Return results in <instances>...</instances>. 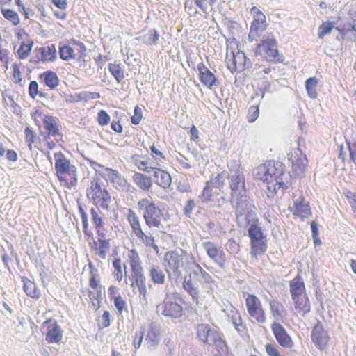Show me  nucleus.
Returning <instances> with one entry per match:
<instances>
[{
    "label": "nucleus",
    "mask_w": 356,
    "mask_h": 356,
    "mask_svg": "<svg viewBox=\"0 0 356 356\" xmlns=\"http://www.w3.org/2000/svg\"><path fill=\"white\" fill-rule=\"evenodd\" d=\"M253 174L256 179L266 182L268 197H273L279 191L282 193L288 188V182L284 181L287 175L280 162L268 161L256 168Z\"/></svg>",
    "instance_id": "nucleus-2"
},
{
    "label": "nucleus",
    "mask_w": 356,
    "mask_h": 356,
    "mask_svg": "<svg viewBox=\"0 0 356 356\" xmlns=\"http://www.w3.org/2000/svg\"><path fill=\"white\" fill-rule=\"evenodd\" d=\"M132 179L135 184L143 191H148L152 186V181L151 178L140 172H136Z\"/></svg>",
    "instance_id": "nucleus-31"
},
{
    "label": "nucleus",
    "mask_w": 356,
    "mask_h": 356,
    "mask_svg": "<svg viewBox=\"0 0 356 356\" xmlns=\"http://www.w3.org/2000/svg\"><path fill=\"white\" fill-rule=\"evenodd\" d=\"M181 298L176 293H166L163 302L157 306L158 312L165 316L177 318L182 316L183 307Z\"/></svg>",
    "instance_id": "nucleus-7"
},
{
    "label": "nucleus",
    "mask_w": 356,
    "mask_h": 356,
    "mask_svg": "<svg viewBox=\"0 0 356 356\" xmlns=\"http://www.w3.org/2000/svg\"><path fill=\"white\" fill-rule=\"evenodd\" d=\"M252 242L251 254L254 256L261 254L266 251V244L264 238L253 240Z\"/></svg>",
    "instance_id": "nucleus-44"
},
{
    "label": "nucleus",
    "mask_w": 356,
    "mask_h": 356,
    "mask_svg": "<svg viewBox=\"0 0 356 356\" xmlns=\"http://www.w3.org/2000/svg\"><path fill=\"white\" fill-rule=\"evenodd\" d=\"M93 200L96 204H99L103 209H108L111 202V195L107 191H104L99 195L92 196Z\"/></svg>",
    "instance_id": "nucleus-40"
},
{
    "label": "nucleus",
    "mask_w": 356,
    "mask_h": 356,
    "mask_svg": "<svg viewBox=\"0 0 356 356\" xmlns=\"http://www.w3.org/2000/svg\"><path fill=\"white\" fill-rule=\"evenodd\" d=\"M91 218L92 223L96 227H104L105 222L102 217V213L97 208H91L90 209Z\"/></svg>",
    "instance_id": "nucleus-46"
},
{
    "label": "nucleus",
    "mask_w": 356,
    "mask_h": 356,
    "mask_svg": "<svg viewBox=\"0 0 356 356\" xmlns=\"http://www.w3.org/2000/svg\"><path fill=\"white\" fill-rule=\"evenodd\" d=\"M131 161L139 170L147 172V167L145 162V156L135 154L131 156Z\"/></svg>",
    "instance_id": "nucleus-47"
},
{
    "label": "nucleus",
    "mask_w": 356,
    "mask_h": 356,
    "mask_svg": "<svg viewBox=\"0 0 356 356\" xmlns=\"http://www.w3.org/2000/svg\"><path fill=\"white\" fill-rule=\"evenodd\" d=\"M337 29L344 34L350 31H356V11L350 10L347 16L339 18Z\"/></svg>",
    "instance_id": "nucleus-19"
},
{
    "label": "nucleus",
    "mask_w": 356,
    "mask_h": 356,
    "mask_svg": "<svg viewBox=\"0 0 356 356\" xmlns=\"http://www.w3.org/2000/svg\"><path fill=\"white\" fill-rule=\"evenodd\" d=\"M95 249L97 251V254L102 259H104L107 252L110 249V241L105 238H98L96 241H94Z\"/></svg>",
    "instance_id": "nucleus-34"
},
{
    "label": "nucleus",
    "mask_w": 356,
    "mask_h": 356,
    "mask_svg": "<svg viewBox=\"0 0 356 356\" xmlns=\"http://www.w3.org/2000/svg\"><path fill=\"white\" fill-rule=\"evenodd\" d=\"M25 140L28 143V147L29 150H32V145L35 140L36 136L33 131L29 127H27L24 129Z\"/></svg>",
    "instance_id": "nucleus-54"
},
{
    "label": "nucleus",
    "mask_w": 356,
    "mask_h": 356,
    "mask_svg": "<svg viewBox=\"0 0 356 356\" xmlns=\"http://www.w3.org/2000/svg\"><path fill=\"white\" fill-rule=\"evenodd\" d=\"M78 207H79V211L81 220H82L84 234L86 236H90L92 234V232L88 229L89 223H88V215H87L86 212L85 211V210L83 209V207L80 204H79Z\"/></svg>",
    "instance_id": "nucleus-49"
},
{
    "label": "nucleus",
    "mask_w": 356,
    "mask_h": 356,
    "mask_svg": "<svg viewBox=\"0 0 356 356\" xmlns=\"http://www.w3.org/2000/svg\"><path fill=\"white\" fill-rule=\"evenodd\" d=\"M208 255L213 259V261L218 264L220 266H222V251L218 249L213 243H208L206 246Z\"/></svg>",
    "instance_id": "nucleus-36"
},
{
    "label": "nucleus",
    "mask_w": 356,
    "mask_h": 356,
    "mask_svg": "<svg viewBox=\"0 0 356 356\" xmlns=\"http://www.w3.org/2000/svg\"><path fill=\"white\" fill-rule=\"evenodd\" d=\"M222 177L221 174H218L207 181L200 198L202 202H211L220 206V202L222 200Z\"/></svg>",
    "instance_id": "nucleus-6"
},
{
    "label": "nucleus",
    "mask_w": 356,
    "mask_h": 356,
    "mask_svg": "<svg viewBox=\"0 0 356 356\" xmlns=\"http://www.w3.org/2000/svg\"><path fill=\"white\" fill-rule=\"evenodd\" d=\"M182 287L192 297L193 300L198 304L200 291L197 283L196 282H193L191 276L188 278L185 277L182 282Z\"/></svg>",
    "instance_id": "nucleus-25"
},
{
    "label": "nucleus",
    "mask_w": 356,
    "mask_h": 356,
    "mask_svg": "<svg viewBox=\"0 0 356 356\" xmlns=\"http://www.w3.org/2000/svg\"><path fill=\"white\" fill-rule=\"evenodd\" d=\"M105 175L107 179L112 183L113 186L119 191H129L131 187L125 177L122 175L117 170L106 168H105Z\"/></svg>",
    "instance_id": "nucleus-17"
},
{
    "label": "nucleus",
    "mask_w": 356,
    "mask_h": 356,
    "mask_svg": "<svg viewBox=\"0 0 356 356\" xmlns=\"http://www.w3.org/2000/svg\"><path fill=\"white\" fill-rule=\"evenodd\" d=\"M145 329L144 327H140V332H136L135 333V338L133 341V346L135 349H138L142 343L144 334H145Z\"/></svg>",
    "instance_id": "nucleus-57"
},
{
    "label": "nucleus",
    "mask_w": 356,
    "mask_h": 356,
    "mask_svg": "<svg viewBox=\"0 0 356 356\" xmlns=\"http://www.w3.org/2000/svg\"><path fill=\"white\" fill-rule=\"evenodd\" d=\"M269 60L275 59L278 56L277 44L273 38H266L259 45Z\"/></svg>",
    "instance_id": "nucleus-22"
},
{
    "label": "nucleus",
    "mask_w": 356,
    "mask_h": 356,
    "mask_svg": "<svg viewBox=\"0 0 356 356\" xmlns=\"http://www.w3.org/2000/svg\"><path fill=\"white\" fill-rule=\"evenodd\" d=\"M142 109L138 106H135L134 110V115L131 118V123L134 125L138 124L142 119Z\"/></svg>",
    "instance_id": "nucleus-59"
},
{
    "label": "nucleus",
    "mask_w": 356,
    "mask_h": 356,
    "mask_svg": "<svg viewBox=\"0 0 356 356\" xmlns=\"http://www.w3.org/2000/svg\"><path fill=\"white\" fill-rule=\"evenodd\" d=\"M136 236L137 238L146 247H151L156 252H159V246L155 243L154 238L152 236L151 232H144L141 230L136 233Z\"/></svg>",
    "instance_id": "nucleus-30"
},
{
    "label": "nucleus",
    "mask_w": 356,
    "mask_h": 356,
    "mask_svg": "<svg viewBox=\"0 0 356 356\" xmlns=\"http://www.w3.org/2000/svg\"><path fill=\"white\" fill-rule=\"evenodd\" d=\"M289 161L291 162L293 171L298 176H301L306 168L307 159L306 155L300 149L292 150L289 154Z\"/></svg>",
    "instance_id": "nucleus-14"
},
{
    "label": "nucleus",
    "mask_w": 356,
    "mask_h": 356,
    "mask_svg": "<svg viewBox=\"0 0 356 356\" xmlns=\"http://www.w3.org/2000/svg\"><path fill=\"white\" fill-rule=\"evenodd\" d=\"M113 266L115 269L114 276L118 281H121L123 277L121 260L120 259H115L113 261Z\"/></svg>",
    "instance_id": "nucleus-56"
},
{
    "label": "nucleus",
    "mask_w": 356,
    "mask_h": 356,
    "mask_svg": "<svg viewBox=\"0 0 356 356\" xmlns=\"http://www.w3.org/2000/svg\"><path fill=\"white\" fill-rule=\"evenodd\" d=\"M334 26L330 22H323L318 28V38H323L325 35L329 34L332 30Z\"/></svg>",
    "instance_id": "nucleus-53"
},
{
    "label": "nucleus",
    "mask_w": 356,
    "mask_h": 356,
    "mask_svg": "<svg viewBox=\"0 0 356 356\" xmlns=\"http://www.w3.org/2000/svg\"><path fill=\"white\" fill-rule=\"evenodd\" d=\"M98 122L100 125L104 126L109 123L110 122V116L104 110H100L98 113Z\"/></svg>",
    "instance_id": "nucleus-60"
},
{
    "label": "nucleus",
    "mask_w": 356,
    "mask_h": 356,
    "mask_svg": "<svg viewBox=\"0 0 356 356\" xmlns=\"http://www.w3.org/2000/svg\"><path fill=\"white\" fill-rule=\"evenodd\" d=\"M1 13L3 16L10 21L13 25L16 26L19 23L18 14L15 11L10 9H2Z\"/></svg>",
    "instance_id": "nucleus-50"
},
{
    "label": "nucleus",
    "mask_w": 356,
    "mask_h": 356,
    "mask_svg": "<svg viewBox=\"0 0 356 356\" xmlns=\"http://www.w3.org/2000/svg\"><path fill=\"white\" fill-rule=\"evenodd\" d=\"M293 214L301 218H305L310 216L311 210L309 203L302 197H299L294 201Z\"/></svg>",
    "instance_id": "nucleus-23"
},
{
    "label": "nucleus",
    "mask_w": 356,
    "mask_h": 356,
    "mask_svg": "<svg viewBox=\"0 0 356 356\" xmlns=\"http://www.w3.org/2000/svg\"><path fill=\"white\" fill-rule=\"evenodd\" d=\"M228 322L230 323L234 328L241 332L243 331V323L239 313L235 309H231L230 312L227 314Z\"/></svg>",
    "instance_id": "nucleus-38"
},
{
    "label": "nucleus",
    "mask_w": 356,
    "mask_h": 356,
    "mask_svg": "<svg viewBox=\"0 0 356 356\" xmlns=\"http://www.w3.org/2000/svg\"><path fill=\"white\" fill-rule=\"evenodd\" d=\"M159 34L156 29L149 30L147 34L140 37V40L146 45H156L159 39Z\"/></svg>",
    "instance_id": "nucleus-39"
},
{
    "label": "nucleus",
    "mask_w": 356,
    "mask_h": 356,
    "mask_svg": "<svg viewBox=\"0 0 356 356\" xmlns=\"http://www.w3.org/2000/svg\"><path fill=\"white\" fill-rule=\"evenodd\" d=\"M197 335L202 341L216 348L218 353L214 356H222L220 350L222 349V339L215 330L207 324H200L197 326Z\"/></svg>",
    "instance_id": "nucleus-9"
},
{
    "label": "nucleus",
    "mask_w": 356,
    "mask_h": 356,
    "mask_svg": "<svg viewBox=\"0 0 356 356\" xmlns=\"http://www.w3.org/2000/svg\"><path fill=\"white\" fill-rule=\"evenodd\" d=\"M44 127L48 132L47 136H52L54 138L61 137V134L58 125L56 122V119L52 116H45L44 119ZM56 141L58 139L56 138Z\"/></svg>",
    "instance_id": "nucleus-26"
},
{
    "label": "nucleus",
    "mask_w": 356,
    "mask_h": 356,
    "mask_svg": "<svg viewBox=\"0 0 356 356\" xmlns=\"http://www.w3.org/2000/svg\"><path fill=\"white\" fill-rule=\"evenodd\" d=\"M200 76L201 81L209 86H211L216 80L214 75L209 70L204 71Z\"/></svg>",
    "instance_id": "nucleus-55"
},
{
    "label": "nucleus",
    "mask_w": 356,
    "mask_h": 356,
    "mask_svg": "<svg viewBox=\"0 0 356 356\" xmlns=\"http://www.w3.org/2000/svg\"><path fill=\"white\" fill-rule=\"evenodd\" d=\"M318 79L316 77H311L306 81L305 87L308 95L313 99L317 97L316 88L318 86Z\"/></svg>",
    "instance_id": "nucleus-45"
},
{
    "label": "nucleus",
    "mask_w": 356,
    "mask_h": 356,
    "mask_svg": "<svg viewBox=\"0 0 356 356\" xmlns=\"http://www.w3.org/2000/svg\"><path fill=\"white\" fill-rule=\"evenodd\" d=\"M296 310L301 313L302 315L308 313L310 311L311 307L308 301L307 296H302L298 298L292 299Z\"/></svg>",
    "instance_id": "nucleus-33"
},
{
    "label": "nucleus",
    "mask_w": 356,
    "mask_h": 356,
    "mask_svg": "<svg viewBox=\"0 0 356 356\" xmlns=\"http://www.w3.org/2000/svg\"><path fill=\"white\" fill-rule=\"evenodd\" d=\"M125 282L127 284L129 282L133 288L137 287L140 297L145 303L147 302L146 279L143 270L132 272L131 276L129 277L128 280L126 279Z\"/></svg>",
    "instance_id": "nucleus-16"
},
{
    "label": "nucleus",
    "mask_w": 356,
    "mask_h": 356,
    "mask_svg": "<svg viewBox=\"0 0 356 356\" xmlns=\"http://www.w3.org/2000/svg\"><path fill=\"white\" fill-rule=\"evenodd\" d=\"M151 280L156 284H163L165 282V275L163 270L158 266H152L149 270Z\"/></svg>",
    "instance_id": "nucleus-35"
},
{
    "label": "nucleus",
    "mask_w": 356,
    "mask_h": 356,
    "mask_svg": "<svg viewBox=\"0 0 356 356\" xmlns=\"http://www.w3.org/2000/svg\"><path fill=\"white\" fill-rule=\"evenodd\" d=\"M205 287L209 289L208 292H211L213 294V298L220 296V290L216 281L213 280L209 284L205 286Z\"/></svg>",
    "instance_id": "nucleus-61"
},
{
    "label": "nucleus",
    "mask_w": 356,
    "mask_h": 356,
    "mask_svg": "<svg viewBox=\"0 0 356 356\" xmlns=\"http://www.w3.org/2000/svg\"><path fill=\"white\" fill-rule=\"evenodd\" d=\"M270 309L273 317L275 321H283L286 316V312L284 305L277 300H272L270 302Z\"/></svg>",
    "instance_id": "nucleus-28"
},
{
    "label": "nucleus",
    "mask_w": 356,
    "mask_h": 356,
    "mask_svg": "<svg viewBox=\"0 0 356 356\" xmlns=\"http://www.w3.org/2000/svg\"><path fill=\"white\" fill-rule=\"evenodd\" d=\"M127 218L134 234L138 233V232L143 230L140 219L132 209H128Z\"/></svg>",
    "instance_id": "nucleus-37"
},
{
    "label": "nucleus",
    "mask_w": 356,
    "mask_h": 356,
    "mask_svg": "<svg viewBox=\"0 0 356 356\" xmlns=\"http://www.w3.org/2000/svg\"><path fill=\"white\" fill-rule=\"evenodd\" d=\"M248 314L259 323L266 322V314L261 300L254 294H248L245 298Z\"/></svg>",
    "instance_id": "nucleus-11"
},
{
    "label": "nucleus",
    "mask_w": 356,
    "mask_h": 356,
    "mask_svg": "<svg viewBox=\"0 0 356 356\" xmlns=\"http://www.w3.org/2000/svg\"><path fill=\"white\" fill-rule=\"evenodd\" d=\"M137 207L143 212V218L149 229L155 227L161 233H165L164 226L161 223L163 211L154 202L147 198H143L138 202Z\"/></svg>",
    "instance_id": "nucleus-5"
},
{
    "label": "nucleus",
    "mask_w": 356,
    "mask_h": 356,
    "mask_svg": "<svg viewBox=\"0 0 356 356\" xmlns=\"http://www.w3.org/2000/svg\"><path fill=\"white\" fill-rule=\"evenodd\" d=\"M227 26L228 34L227 38V51L225 61L227 67L233 72L237 70H241L245 65L246 57L245 54L238 48L237 38L239 37L240 26L232 20L224 21Z\"/></svg>",
    "instance_id": "nucleus-3"
},
{
    "label": "nucleus",
    "mask_w": 356,
    "mask_h": 356,
    "mask_svg": "<svg viewBox=\"0 0 356 356\" xmlns=\"http://www.w3.org/2000/svg\"><path fill=\"white\" fill-rule=\"evenodd\" d=\"M194 267L197 268V270L194 269L193 270L197 274H200L202 282L205 284V286H207L213 280L211 276L207 271H205L198 264L196 263V265H195Z\"/></svg>",
    "instance_id": "nucleus-51"
},
{
    "label": "nucleus",
    "mask_w": 356,
    "mask_h": 356,
    "mask_svg": "<svg viewBox=\"0 0 356 356\" xmlns=\"http://www.w3.org/2000/svg\"><path fill=\"white\" fill-rule=\"evenodd\" d=\"M311 337L312 342L321 350L326 349L330 339L327 332L321 322H318L314 327Z\"/></svg>",
    "instance_id": "nucleus-15"
},
{
    "label": "nucleus",
    "mask_w": 356,
    "mask_h": 356,
    "mask_svg": "<svg viewBox=\"0 0 356 356\" xmlns=\"http://www.w3.org/2000/svg\"><path fill=\"white\" fill-rule=\"evenodd\" d=\"M23 282V289L26 294L35 300H38L40 297V291L36 286V284L27 279L26 277H22Z\"/></svg>",
    "instance_id": "nucleus-32"
},
{
    "label": "nucleus",
    "mask_w": 356,
    "mask_h": 356,
    "mask_svg": "<svg viewBox=\"0 0 356 356\" xmlns=\"http://www.w3.org/2000/svg\"><path fill=\"white\" fill-rule=\"evenodd\" d=\"M154 182L164 189L169 188L171 185L172 179L170 174L160 168L156 169L153 172Z\"/></svg>",
    "instance_id": "nucleus-24"
},
{
    "label": "nucleus",
    "mask_w": 356,
    "mask_h": 356,
    "mask_svg": "<svg viewBox=\"0 0 356 356\" xmlns=\"http://www.w3.org/2000/svg\"><path fill=\"white\" fill-rule=\"evenodd\" d=\"M33 44V41H30L27 43L25 42H22L21 45L17 51V54H18L19 58L20 59H24L28 57V56L31 50Z\"/></svg>",
    "instance_id": "nucleus-48"
},
{
    "label": "nucleus",
    "mask_w": 356,
    "mask_h": 356,
    "mask_svg": "<svg viewBox=\"0 0 356 356\" xmlns=\"http://www.w3.org/2000/svg\"><path fill=\"white\" fill-rule=\"evenodd\" d=\"M71 44L74 47H72L70 44L60 45L59 55L62 60H70L76 57L79 58L85 54L86 48L82 42L72 40Z\"/></svg>",
    "instance_id": "nucleus-12"
},
{
    "label": "nucleus",
    "mask_w": 356,
    "mask_h": 356,
    "mask_svg": "<svg viewBox=\"0 0 356 356\" xmlns=\"http://www.w3.org/2000/svg\"><path fill=\"white\" fill-rule=\"evenodd\" d=\"M129 264L131 268V271L142 270L143 268L140 264V259L138 252L135 249H131L129 253Z\"/></svg>",
    "instance_id": "nucleus-42"
},
{
    "label": "nucleus",
    "mask_w": 356,
    "mask_h": 356,
    "mask_svg": "<svg viewBox=\"0 0 356 356\" xmlns=\"http://www.w3.org/2000/svg\"><path fill=\"white\" fill-rule=\"evenodd\" d=\"M305 284L302 278L298 275L293 278L290 282V292L292 299L298 298L299 296H305Z\"/></svg>",
    "instance_id": "nucleus-27"
},
{
    "label": "nucleus",
    "mask_w": 356,
    "mask_h": 356,
    "mask_svg": "<svg viewBox=\"0 0 356 356\" xmlns=\"http://www.w3.org/2000/svg\"><path fill=\"white\" fill-rule=\"evenodd\" d=\"M42 76L44 78V82L45 85L51 89H54L56 87L58 86L59 79L56 73H55L54 72H44L42 74Z\"/></svg>",
    "instance_id": "nucleus-41"
},
{
    "label": "nucleus",
    "mask_w": 356,
    "mask_h": 356,
    "mask_svg": "<svg viewBox=\"0 0 356 356\" xmlns=\"http://www.w3.org/2000/svg\"><path fill=\"white\" fill-rule=\"evenodd\" d=\"M154 156H152L146 157L145 156V162L147 163V172H154L156 169H159V166H161V163L154 159Z\"/></svg>",
    "instance_id": "nucleus-52"
},
{
    "label": "nucleus",
    "mask_w": 356,
    "mask_h": 356,
    "mask_svg": "<svg viewBox=\"0 0 356 356\" xmlns=\"http://www.w3.org/2000/svg\"><path fill=\"white\" fill-rule=\"evenodd\" d=\"M259 106H250L248 109V113L247 115L248 120L249 122H254L259 117Z\"/></svg>",
    "instance_id": "nucleus-58"
},
{
    "label": "nucleus",
    "mask_w": 356,
    "mask_h": 356,
    "mask_svg": "<svg viewBox=\"0 0 356 356\" xmlns=\"http://www.w3.org/2000/svg\"><path fill=\"white\" fill-rule=\"evenodd\" d=\"M159 327L156 324L151 323L145 339V346H147L148 349H154L159 344Z\"/></svg>",
    "instance_id": "nucleus-20"
},
{
    "label": "nucleus",
    "mask_w": 356,
    "mask_h": 356,
    "mask_svg": "<svg viewBox=\"0 0 356 356\" xmlns=\"http://www.w3.org/2000/svg\"><path fill=\"white\" fill-rule=\"evenodd\" d=\"M250 13L253 16V21L251 23L248 38L251 42L257 41L267 29L268 24L266 15L256 6L251 8Z\"/></svg>",
    "instance_id": "nucleus-10"
},
{
    "label": "nucleus",
    "mask_w": 356,
    "mask_h": 356,
    "mask_svg": "<svg viewBox=\"0 0 356 356\" xmlns=\"http://www.w3.org/2000/svg\"><path fill=\"white\" fill-rule=\"evenodd\" d=\"M229 186L232 191L231 202L236 209V219L241 225H245L254 218V204L247 197L245 176L241 170L239 161L232 160L227 163Z\"/></svg>",
    "instance_id": "nucleus-1"
},
{
    "label": "nucleus",
    "mask_w": 356,
    "mask_h": 356,
    "mask_svg": "<svg viewBox=\"0 0 356 356\" xmlns=\"http://www.w3.org/2000/svg\"><path fill=\"white\" fill-rule=\"evenodd\" d=\"M13 77L15 83H20L22 80L20 67L15 63L13 65Z\"/></svg>",
    "instance_id": "nucleus-62"
},
{
    "label": "nucleus",
    "mask_w": 356,
    "mask_h": 356,
    "mask_svg": "<svg viewBox=\"0 0 356 356\" xmlns=\"http://www.w3.org/2000/svg\"><path fill=\"white\" fill-rule=\"evenodd\" d=\"M108 70L118 83H121L124 78V71L120 64L110 63Z\"/></svg>",
    "instance_id": "nucleus-43"
},
{
    "label": "nucleus",
    "mask_w": 356,
    "mask_h": 356,
    "mask_svg": "<svg viewBox=\"0 0 356 356\" xmlns=\"http://www.w3.org/2000/svg\"><path fill=\"white\" fill-rule=\"evenodd\" d=\"M256 210H257V209H256L255 206L254 205V218L252 220L250 219V220L248 221V223H247V225H241L240 224L239 221L237 220L238 224L241 227L245 228L249 225L250 226V229H249V236H250L251 241L264 238V236H263V233L261 232V227H259V226H257L256 225V222L257 221Z\"/></svg>",
    "instance_id": "nucleus-21"
},
{
    "label": "nucleus",
    "mask_w": 356,
    "mask_h": 356,
    "mask_svg": "<svg viewBox=\"0 0 356 356\" xmlns=\"http://www.w3.org/2000/svg\"><path fill=\"white\" fill-rule=\"evenodd\" d=\"M41 54L40 60L42 63L53 62L56 58V49L55 44H50L39 49Z\"/></svg>",
    "instance_id": "nucleus-29"
},
{
    "label": "nucleus",
    "mask_w": 356,
    "mask_h": 356,
    "mask_svg": "<svg viewBox=\"0 0 356 356\" xmlns=\"http://www.w3.org/2000/svg\"><path fill=\"white\" fill-rule=\"evenodd\" d=\"M273 333L280 346L284 348H291L293 342L288 334L285 328L278 322H273L271 325Z\"/></svg>",
    "instance_id": "nucleus-18"
},
{
    "label": "nucleus",
    "mask_w": 356,
    "mask_h": 356,
    "mask_svg": "<svg viewBox=\"0 0 356 356\" xmlns=\"http://www.w3.org/2000/svg\"><path fill=\"white\" fill-rule=\"evenodd\" d=\"M42 329L46 330L45 339L50 343H58L63 339V330L56 321L49 319L42 323Z\"/></svg>",
    "instance_id": "nucleus-13"
},
{
    "label": "nucleus",
    "mask_w": 356,
    "mask_h": 356,
    "mask_svg": "<svg viewBox=\"0 0 356 356\" xmlns=\"http://www.w3.org/2000/svg\"><path fill=\"white\" fill-rule=\"evenodd\" d=\"M196 204L193 200H188L184 209V213L186 215V216L191 218V213L193 209H195Z\"/></svg>",
    "instance_id": "nucleus-63"
},
{
    "label": "nucleus",
    "mask_w": 356,
    "mask_h": 356,
    "mask_svg": "<svg viewBox=\"0 0 356 356\" xmlns=\"http://www.w3.org/2000/svg\"><path fill=\"white\" fill-rule=\"evenodd\" d=\"M55 158V170L56 175L60 181L66 179V175L70 177V184L74 185L76 183L75 166L72 165L70 161L67 159L62 152H56L54 154Z\"/></svg>",
    "instance_id": "nucleus-8"
},
{
    "label": "nucleus",
    "mask_w": 356,
    "mask_h": 356,
    "mask_svg": "<svg viewBox=\"0 0 356 356\" xmlns=\"http://www.w3.org/2000/svg\"><path fill=\"white\" fill-rule=\"evenodd\" d=\"M163 264L169 278L178 283L182 282L184 273L193 270L196 262L194 257L189 254L168 251L165 254Z\"/></svg>",
    "instance_id": "nucleus-4"
},
{
    "label": "nucleus",
    "mask_w": 356,
    "mask_h": 356,
    "mask_svg": "<svg viewBox=\"0 0 356 356\" xmlns=\"http://www.w3.org/2000/svg\"><path fill=\"white\" fill-rule=\"evenodd\" d=\"M349 156L350 160L356 165V143H348Z\"/></svg>",
    "instance_id": "nucleus-64"
}]
</instances>
